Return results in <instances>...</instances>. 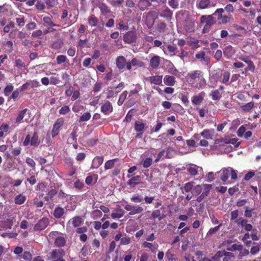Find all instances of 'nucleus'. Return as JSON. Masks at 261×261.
<instances>
[{
  "label": "nucleus",
  "instance_id": "1",
  "mask_svg": "<svg viewBox=\"0 0 261 261\" xmlns=\"http://www.w3.org/2000/svg\"><path fill=\"white\" fill-rule=\"evenodd\" d=\"M48 239L54 240L55 244L58 247H62L65 245L66 240L61 236L60 232L57 231H51L48 234Z\"/></svg>",
  "mask_w": 261,
  "mask_h": 261
},
{
  "label": "nucleus",
  "instance_id": "2",
  "mask_svg": "<svg viewBox=\"0 0 261 261\" xmlns=\"http://www.w3.org/2000/svg\"><path fill=\"white\" fill-rule=\"evenodd\" d=\"M218 173H220V179L223 181H226L229 175L232 179H236L238 177L237 172L230 167L223 168Z\"/></svg>",
  "mask_w": 261,
  "mask_h": 261
},
{
  "label": "nucleus",
  "instance_id": "3",
  "mask_svg": "<svg viewBox=\"0 0 261 261\" xmlns=\"http://www.w3.org/2000/svg\"><path fill=\"white\" fill-rule=\"evenodd\" d=\"M39 144L40 141L39 140L38 134L36 132H34L32 136L30 135H28L23 142V145L25 146L30 145L31 146L37 147L39 145Z\"/></svg>",
  "mask_w": 261,
  "mask_h": 261
},
{
  "label": "nucleus",
  "instance_id": "4",
  "mask_svg": "<svg viewBox=\"0 0 261 261\" xmlns=\"http://www.w3.org/2000/svg\"><path fill=\"white\" fill-rule=\"evenodd\" d=\"M200 21L201 23H205V25L203 28L204 32H206L208 31L210 27L214 24L213 19L210 15L202 16L200 18Z\"/></svg>",
  "mask_w": 261,
  "mask_h": 261
},
{
  "label": "nucleus",
  "instance_id": "5",
  "mask_svg": "<svg viewBox=\"0 0 261 261\" xmlns=\"http://www.w3.org/2000/svg\"><path fill=\"white\" fill-rule=\"evenodd\" d=\"M216 5L215 2H211V0H197L196 3L197 8L200 9L215 7Z\"/></svg>",
  "mask_w": 261,
  "mask_h": 261
},
{
  "label": "nucleus",
  "instance_id": "6",
  "mask_svg": "<svg viewBox=\"0 0 261 261\" xmlns=\"http://www.w3.org/2000/svg\"><path fill=\"white\" fill-rule=\"evenodd\" d=\"M49 220L47 218L43 217L40 219L34 226V229L37 231L44 230L47 227Z\"/></svg>",
  "mask_w": 261,
  "mask_h": 261
},
{
  "label": "nucleus",
  "instance_id": "7",
  "mask_svg": "<svg viewBox=\"0 0 261 261\" xmlns=\"http://www.w3.org/2000/svg\"><path fill=\"white\" fill-rule=\"evenodd\" d=\"M137 33L135 31H128L123 36V41L127 43H132L136 41Z\"/></svg>",
  "mask_w": 261,
  "mask_h": 261
},
{
  "label": "nucleus",
  "instance_id": "8",
  "mask_svg": "<svg viewBox=\"0 0 261 261\" xmlns=\"http://www.w3.org/2000/svg\"><path fill=\"white\" fill-rule=\"evenodd\" d=\"M181 14L182 16H185L187 19L185 20L186 21V25H189V27L187 28V31H191V28L194 25L195 21L193 19L189 17L188 13L187 12H179V14L177 15V18H178L179 17V15Z\"/></svg>",
  "mask_w": 261,
  "mask_h": 261
},
{
  "label": "nucleus",
  "instance_id": "9",
  "mask_svg": "<svg viewBox=\"0 0 261 261\" xmlns=\"http://www.w3.org/2000/svg\"><path fill=\"white\" fill-rule=\"evenodd\" d=\"M236 53L235 48L231 45H228L223 49V55L228 59L232 58Z\"/></svg>",
  "mask_w": 261,
  "mask_h": 261
},
{
  "label": "nucleus",
  "instance_id": "10",
  "mask_svg": "<svg viewBox=\"0 0 261 261\" xmlns=\"http://www.w3.org/2000/svg\"><path fill=\"white\" fill-rule=\"evenodd\" d=\"M161 48L165 54L171 56L175 55L177 50L176 47L172 45H163Z\"/></svg>",
  "mask_w": 261,
  "mask_h": 261
},
{
  "label": "nucleus",
  "instance_id": "11",
  "mask_svg": "<svg viewBox=\"0 0 261 261\" xmlns=\"http://www.w3.org/2000/svg\"><path fill=\"white\" fill-rule=\"evenodd\" d=\"M154 12L152 11L148 13L145 15V22L148 28H151L154 22Z\"/></svg>",
  "mask_w": 261,
  "mask_h": 261
},
{
  "label": "nucleus",
  "instance_id": "12",
  "mask_svg": "<svg viewBox=\"0 0 261 261\" xmlns=\"http://www.w3.org/2000/svg\"><path fill=\"white\" fill-rule=\"evenodd\" d=\"M215 131L214 129H204L200 133L201 136L208 140H212L215 136Z\"/></svg>",
  "mask_w": 261,
  "mask_h": 261
},
{
  "label": "nucleus",
  "instance_id": "13",
  "mask_svg": "<svg viewBox=\"0 0 261 261\" xmlns=\"http://www.w3.org/2000/svg\"><path fill=\"white\" fill-rule=\"evenodd\" d=\"M186 170L192 176H195L198 172L202 171V167L195 165L188 166Z\"/></svg>",
  "mask_w": 261,
  "mask_h": 261
},
{
  "label": "nucleus",
  "instance_id": "14",
  "mask_svg": "<svg viewBox=\"0 0 261 261\" xmlns=\"http://www.w3.org/2000/svg\"><path fill=\"white\" fill-rule=\"evenodd\" d=\"M205 94L204 92H201L192 98V102L195 105H199L203 101Z\"/></svg>",
  "mask_w": 261,
  "mask_h": 261
},
{
  "label": "nucleus",
  "instance_id": "15",
  "mask_svg": "<svg viewBox=\"0 0 261 261\" xmlns=\"http://www.w3.org/2000/svg\"><path fill=\"white\" fill-rule=\"evenodd\" d=\"M101 111L105 115H109L113 111V106L109 101H106L101 107Z\"/></svg>",
  "mask_w": 261,
  "mask_h": 261
},
{
  "label": "nucleus",
  "instance_id": "16",
  "mask_svg": "<svg viewBox=\"0 0 261 261\" xmlns=\"http://www.w3.org/2000/svg\"><path fill=\"white\" fill-rule=\"evenodd\" d=\"M65 252L61 249L53 250L50 254L51 258L57 260L63 258Z\"/></svg>",
  "mask_w": 261,
  "mask_h": 261
},
{
  "label": "nucleus",
  "instance_id": "17",
  "mask_svg": "<svg viewBox=\"0 0 261 261\" xmlns=\"http://www.w3.org/2000/svg\"><path fill=\"white\" fill-rule=\"evenodd\" d=\"M28 112L30 114L29 111L27 109H24L18 112L17 116L15 119V123L17 124H20L22 121L24 117L25 114Z\"/></svg>",
  "mask_w": 261,
  "mask_h": 261
},
{
  "label": "nucleus",
  "instance_id": "18",
  "mask_svg": "<svg viewBox=\"0 0 261 261\" xmlns=\"http://www.w3.org/2000/svg\"><path fill=\"white\" fill-rule=\"evenodd\" d=\"M63 121L61 119H58L54 126L53 130H52V136L53 137L57 136L59 133V130L60 128L63 125Z\"/></svg>",
  "mask_w": 261,
  "mask_h": 261
},
{
  "label": "nucleus",
  "instance_id": "19",
  "mask_svg": "<svg viewBox=\"0 0 261 261\" xmlns=\"http://www.w3.org/2000/svg\"><path fill=\"white\" fill-rule=\"evenodd\" d=\"M163 76L162 75H155L147 78V80L151 84L159 85L162 83Z\"/></svg>",
  "mask_w": 261,
  "mask_h": 261
},
{
  "label": "nucleus",
  "instance_id": "20",
  "mask_svg": "<svg viewBox=\"0 0 261 261\" xmlns=\"http://www.w3.org/2000/svg\"><path fill=\"white\" fill-rule=\"evenodd\" d=\"M172 12L168 8L166 7L164 10L161 11L160 16L164 17L168 20H170L172 18Z\"/></svg>",
  "mask_w": 261,
  "mask_h": 261
},
{
  "label": "nucleus",
  "instance_id": "21",
  "mask_svg": "<svg viewBox=\"0 0 261 261\" xmlns=\"http://www.w3.org/2000/svg\"><path fill=\"white\" fill-rule=\"evenodd\" d=\"M126 61L123 56H119L116 60V66L119 69H122L126 65Z\"/></svg>",
  "mask_w": 261,
  "mask_h": 261
},
{
  "label": "nucleus",
  "instance_id": "22",
  "mask_svg": "<svg viewBox=\"0 0 261 261\" xmlns=\"http://www.w3.org/2000/svg\"><path fill=\"white\" fill-rule=\"evenodd\" d=\"M64 209L60 206H57L54 210L53 215L56 218L59 219L64 215Z\"/></svg>",
  "mask_w": 261,
  "mask_h": 261
},
{
  "label": "nucleus",
  "instance_id": "23",
  "mask_svg": "<svg viewBox=\"0 0 261 261\" xmlns=\"http://www.w3.org/2000/svg\"><path fill=\"white\" fill-rule=\"evenodd\" d=\"M165 257L169 261H176L178 257L177 255L174 253L172 250H168L165 254Z\"/></svg>",
  "mask_w": 261,
  "mask_h": 261
},
{
  "label": "nucleus",
  "instance_id": "24",
  "mask_svg": "<svg viewBox=\"0 0 261 261\" xmlns=\"http://www.w3.org/2000/svg\"><path fill=\"white\" fill-rule=\"evenodd\" d=\"M141 183V177L139 175L136 176L129 179L127 182V185L130 187L134 188L137 185Z\"/></svg>",
  "mask_w": 261,
  "mask_h": 261
},
{
  "label": "nucleus",
  "instance_id": "25",
  "mask_svg": "<svg viewBox=\"0 0 261 261\" xmlns=\"http://www.w3.org/2000/svg\"><path fill=\"white\" fill-rule=\"evenodd\" d=\"M142 246L144 248H147L151 250V251L154 252L156 251L158 247V245L156 243H149L147 242H144Z\"/></svg>",
  "mask_w": 261,
  "mask_h": 261
},
{
  "label": "nucleus",
  "instance_id": "26",
  "mask_svg": "<svg viewBox=\"0 0 261 261\" xmlns=\"http://www.w3.org/2000/svg\"><path fill=\"white\" fill-rule=\"evenodd\" d=\"M201 72L200 70L192 71L188 73V76L191 82L192 81L195 80L196 78H198V79L199 77L201 76Z\"/></svg>",
  "mask_w": 261,
  "mask_h": 261
},
{
  "label": "nucleus",
  "instance_id": "27",
  "mask_svg": "<svg viewBox=\"0 0 261 261\" xmlns=\"http://www.w3.org/2000/svg\"><path fill=\"white\" fill-rule=\"evenodd\" d=\"M160 63V58L158 56H154L151 59L150 61V65L153 68H157Z\"/></svg>",
  "mask_w": 261,
  "mask_h": 261
},
{
  "label": "nucleus",
  "instance_id": "28",
  "mask_svg": "<svg viewBox=\"0 0 261 261\" xmlns=\"http://www.w3.org/2000/svg\"><path fill=\"white\" fill-rule=\"evenodd\" d=\"M82 222V218L80 216L74 217L69 221V223H71L74 227L79 226Z\"/></svg>",
  "mask_w": 261,
  "mask_h": 261
},
{
  "label": "nucleus",
  "instance_id": "29",
  "mask_svg": "<svg viewBox=\"0 0 261 261\" xmlns=\"http://www.w3.org/2000/svg\"><path fill=\"white\" fill-rule=\"evenodd\" d=\"M164 82L165 85L173 86L175 83V79L172 76L166 75L164 77Z\"/></svg>",
  "mask_w": 261,
  "mask_h": 261
},
{
  "label": "nucleus",
  "instance_id": "30",
  "mask_svg": "<svg viewBox=\"0 0 261 261\" xmlns=\"http://www.w3.org/2000/svg\"><path fill=\"white\" fill-rule=\"evenodd\" d=\"M103 158L102 156L95 157L92 162V166L95 168L99 167L103 163Z\"/></svg>",
  "mask_w": 261,
  "mask_h": 261
},
{
  "label": "nucleus",
  "instance_id": "31",
  "mask_svg": "<svg viewBox=\"0 0 261 261\" xmlns=\"http://www.w3.org/2000/svg\"><path fill=\"white\" fill-rule=\"evenodd\" d=\"M143 211L142 207L139 205H133L130 212L129 213V215H134L136 214H140Z\"/></svg>",
  "mask_w": 261,
  "mask_h": 261
},
{
  "label": "nucleus",
  "instance_id": "32",
  "mask_svg": "<svg viewBox=\"0 0 261 261\" xmlns=\"http://www.w3.org/2000/svg\"><path fill=\"white\" fill-rule=\"evenodd\" d=\"M199 40L196 39L191 38L189 41H188L187 44L191 46L192 48L196 49L200 46L199 45Z\"/></svg>",
  "mask_w": 261,
  "mask_h": 261
},
{
  "label": "nucleus",
  "instance_id": "33",
  "mask_svg": "<svg viewBox=\"0 0 261 261\" xmlns=\"http://www.w3.org/2000/svg\"><path fill=\"white\" fill-rule=\"evenodd\" d=\"M218 19L222 23H226L230 22V19L231 18V15H220V16H218Z\"/></svg>",
  "mask_w": 261,
  "mask_h": 261
},
{
  "label": "nucleus",
  "instance_id": "34",
  "mask_svg": "<svg viewBox=\"0 0 261 261\" xmlns=\"http://www.w3.org/2000/svg\"><path fill=\"white\" fill-rule=\"evenodd\" d=\"M26 200V196L22 194L17 195L14 198V202L16 204L20 205L23 204Z\"/></svg>",
  "mask_w": 261,
  "mask_h": 261
},
{
  "label": "nucleus",
  "instance_id": "35",
  "mask_svg": "<svg viewBox=\"0 0 261 261\" xmlns=\"http://www.w3.org/2000/svg\"><path fill=\"white\" fill-rule=\"evenodd\" d=\"M97 179V175L96 174L89 175L85 179V182L87 185H90L93 182H96Z\"/></svg>",
  "mask_w": 261,
  "mask_h": 261
},
{
  "label": "nucleus",
  "instance_id": "36",
  "mask_svg": "<svg viewBox=\"0 0 261 261\" xmlns=\"http://www.w3.org/2000/svg\"><path fill=\"white\" fill-rule=\"evenodd\" d=\"M254 106V102L252 101H251L244 106H241L240 109H241V111H242L249 112L253 108Z\"/></svg>",
  "mask_w": 261,
  "mask_h": 261
},
{
  "label": "nucleus",
  "instance_id": "37",
  "mask_svg": "<svg viewBox=\"0 0 261 261\" xmlns=\"http://www.w3.org/2000/svg\"><path fill=\"white\" fill-rule=\"evenodd\" d=\"M198 80V83L197 84L196 87L198 89L204 88L206 86V81L204 78L202 76H201Z\"/></svg>",
  "mask_w": 261,
  "mask_h": 261
},
{
  "label": "nucleus",
  "instance_id": "38",
  "mask_svg": "<svg viewBox=\"0 0 261 261\" xmlns=\"http://www.w3.org/2000/svg\"><path fill=\"white\" fill-rule=\"evenodd\" d=\"M98 7L103 15H106L110 12V10L107 6L103 3H99L98 4Z\"/></svg>",
  "mask_w": 261,
  "mask_h": 261
},
{
  "label": "nucleus",
  "instance_id": "39",
  "mask_svg": "<svg viewBox=\"0 0 261 261\" xmlns=\"http://www.w3.org/2000/svg\"><path fill=\"white\" fill-rule=\"evenodd\" d=\"M241 59L248 65L247 69L251 71H254L255 70V66L252 61L246 59L245 58H241Z\"/></svg>",
  "mask_w": 261,
  "mask_h": 261
},
{
  "label": "nucleus",
  "instance_id": "40",
  "mask_svg": "<svg viewBox=\"0 0 261 261\" xmlns=\"http://www.w3.org/2000/svg\"><path fill=\"white\" fill-rule=\"evenodd\" d=\"M165 149L161 150L157 154V157L154 160V162L157 163L160 160H163L165 158Z\"/></svg>",
  "mask_w": 261,
  "mask_h": 261
},
{
  "label": "nucleus",
  "instance_id": "41",
  "mask_svg": "<svg viewBox=\"0 0 261 261\" xmlns=\"http://www.w3.org/2000/svg\"><path fill=\"white\" fill-rule=\"evenodd\" d=\"M128 93L127 91H124L120 95L119 99L118 100V105L121 106L124 102Z\"/></svg>",
  "mask_w": 261,
  "mask_h": 261
},
{
  "label": "nucleus",
  "instance_id": "42",
  "mask_svg": "<svg viewBox=\"0 0 261 261\" xmlns=\"http://www.w3.org/2000/svg\"><path fill=\"white\" fill-rule=\"evenodd\" d=\"M211 95L214 100H218L221 97V94L218 90L212 91Z\"/></svg>",
  "mask_w": 261,
  "mask_h": 261
},
{
  "label": "nucleus",
  "instance_id": "43",
  "mask_svg": "<svg viewBox=\"0 0 261 261\" xmlns=\"http://www.w3.org/2000/svg\"><path fill=\"white\" fill-rule=\"evenodd\" d=\"M153 163V160L150 157H148L146 158L144 161L143 162L142 165L143 167L145 168H147L150 167Z\"/></svg>",
  "mask_w": 261,
  "mask_h": 261
},
{
  "label": "nucleus",
  "instance_id": "44",
  "mask_svg": "<svg viewBox=\"0 0 261 261\" xmlns=\"http://www.w3.org/2000/svg\"><path fill=\"white\" fill-rule=\"evenodd\" d=\"M91 117V114L90 112H86L84 113L80 118L79 121L80 122H85L88 121Z\"/></svg>",
  "mask_w": 261,
  "mask_h": 261
},
{
  "label": "nucleus",
  "instance_id": "45",
  "mask_svg": "<svg viewBox=\"0 0 261 261\" xmlns=\"http://www.w3.org/2000/svg\"><path fill=\"white\" fill-rule=\"evenodd\" d=\"M135 126L137 132H142L144 130L145 124L142 122L137 121L135 122Z\"/></svg>",
  "mask_w": 261,
  "mask_h": 261
},
{
  "label": "nucleus",
  "instance_id": "46",
  "mask_svg": "<svg viewBox=\"0 0 261 261\" xmlns=\"http://www.w3.org/2000/svg\"><path fill=\"white\" fill-rule=\"evenodd\" d=\"M102 212L99 210H95L93 211L91 214L92 218L93 219H97L102 216Z\"/></svg>",
  "mask_w": 261,
  "mask_h": 261
},
{
  "label": "nucleus",
  "instance_id": "47",
  "mask_svg": "<svg viewBox=\"0 0 261 261\" xmlns=\"http://www.w3.org/2000/svg\"><path fill=\"white\" fill-rule=\"evenodd\" d=\"M84 106L80 105L79 102H76L72 107V111L75 113L79 112L83 110Z\"/></svg>",
  "mask_w": 261,
  "mask_h": 261
},
{
  "label": "nucleus",
  "instance_id": "48",
  "mask_svg": "<svg viewBox=\"0 0 261 261\" xmlns=\"http://www.w3.org/2000/svg\"><path fill=\"white\" fill-rule=\"evenodd\" d=\"M243 249V246L240 244H233L230 247L227 248V250L230 251H234L236 250H241Z\"/></svg>",
  "mask_w": 261,
  "mask_h": 261
},
{
  "label": "nucleus",
  "instance_id": "49",
  "mask_svg": "<svg viewBox=\"0 0 261 261\" xmlns=\"http://www.w3.org/2000/svg\"><path fill=\"white\" fill-rule=\"evenodd\" d=\"M246 128L245 125H242L239 127L237 132V135L239 137H243L245 134Z\"/></svg>",
  "mask_w": 261,
  "mask_h": 261
},
{
  "label": "nucleus",
  "instance_id": "50",
  "mask_svg": "<svg viewBox=\"0 0 261 261\" xmlns=\"http://www.w3.org/2000/svg\"><path fill=\"white\" fill-rule=\"evenodd\" d=\"M116 161V159H113L111 160L108 161L105 165V168L106 170L111 169H112L114 165V162Z\"/></svg>",
  "mask_w": 261,
  "mask_h": 261
},
{
  "label": "nucleus",
  "instance_id": "51",
  "mask_svg": "<svg viewBox=\"0 0 261 261\" xmlns=\"http://www.w3.org/2000/svg\"><path fill=\"white\" fill-rule=\"evenodd\" d=\"M98 23V20L95 17L92 16L90 17L88 19V23L91 27H95L97 25Z\"/></svg>",
  "mask_w": 261,
  "mask_h": 261
},
{
  "label": "nucleus",
  "instance_id": "52",
  "mask_svg": "<svg viewBox=\"0 0 261 261\" xmlns=\"http://www.w3.org/2000/svg\"><path fill=\"white\" fill-rule=\"evenodd\" d=\"M57 191L55 189L50 190L47 193L45 199L47 201H49L56 194Z\"/></svg>",
  "mask_w": 261,
  "mask_h": 261
},
{
  "label": "nucleus",
  "instance_id": "53",
  "mask_svg": "<svg viewBox=\"0 0 261 261\" xmlns=\"http://www.w3.org/2000/svg\"><path fill=\"white\" fill-rule=\"evenodd\" d=\"M202 187L200 185H196L193 188L192 194L195 195L199 194L202 191Z\"/></svg>",
  "mask_w": 261,
  "mask_h": 261
},
{
  "label": "nucleus",
  "instance_id": "54",
  "mask_svg": "<svg viewBox=\"0 0 261 261\" xmlns=\"http://www.w3.org/2000/svg\"><path fill=\"white\" fill-rule=\"evenodd\" d=\"M193 182H188L185 185L184 189L186 192H189L193 189Z\"/></svg>",
  "mask_w": 261,
  "mask_h": 261
},
{
  "label": "nucleus",
  "instance_id": "55",
  "mask_svg": "<svg viewBox=\"0 0 261 261\" xmlns=\"http://www.w3.org/2000/svg\"><path fill=\"white\" fill-rule=\"evenodd\" d=\"M235 222L238 225H240L241 227L244 228L245 227V225L247 224V221L242 218L238 219Z\"/></svg>",
  "mask_w": 261,
  "mask_h": 261
},
{
  "label": "nucleus",
  "instance_id": "56",
  "mask_svg": "<svg viewBox=\"0 0 261 261\" xmlns=\"http://www.w3.org/2000/svg\"><path fill=\"white\" fill-rule=\"evenodd\" d=\"M222 75H223V79H222V82L223 84H226L229 80L230 73L228 71H225L223 73Z\"/></svg>",
  "mask_w": 261,
  "mask_h": 261
},
{
  "label": "nucleus",
  "instance_id": "57",
  "mask_svg": "<svg viewBox=\"0 0 261 261\" xmlns=\"http://www.w3.org/2000/svg\"><path fill=\"white\" fill-rule=\"evenodd\" d=\"M161 211L160 210H155V211H153L152 212V217L153 218H159V220H161L162 219V217H161Z\"/></svg>",
  "mask_w": 261,
  "mask_h": 261
},
{
  "label": "nucleus",
  "instance_id": "58",
  "mask_svg": "<svg viewBox=\"0 0 261 261\" xmlns=\"http://www.w3.org/2000/svg\"><path fill=\"white\" fill-rule=\"evenodd\" d=\"M221 225V224H220L214 228H210L207 233V235L211 236L216 233L219 229Z\"/></svg>",
  "mask_w": 261,
  "mask_h": 261
},
{
  "label": "nucleus",
  "instance_id": "59",
  "mask_svg": "<svg viewBox=\"0 0 261 261\" xmlns=\"http://www.w3.org/2000/svg\"><path fill=\"white\" fill-rule=\"evenodd\" d=\"M130 199L134 202L139 203L143 200V197L139 195H135L131 197Z\"/></svg>",
  "mask_w": 261,
  "mask_h": 261
},
{
  "label": "nucleus",
  "instance_id": "60",
  "mask_svg": "<svg viewBox=\"0 0 261 261\" xmlns=\"http://www.w3.org/2000/svg\"><path fill=\"white\" fill-rule=\"evenodd\" d=\"M148 258V254L146 252H142L141 253L140 256L138 257L136 261H147Z\"/></svg>",
  "mask_w": 261,
  "mask_h": 261
},
{
  "label": "nucleus",
  "instance_id": "61",
  "mask_svg": "<svg viewBox=\"0 0 261 261\" xmlns=\"http://www.w3.org/2000/svg\"><path fill=\"white\" fill-rule=\"evenodd\" d=\"M13 89L14 87L12 85H7L4 90L5 94L6 96L9 95L11 92L13 91Z\"/></svg>",
  "mask_w": 261,
  "mask_h": 261
},
{
  "label": "nucleus",
  "instance_id": "62",
  "mask_svg": "<svg viewBox=\"0 0 261 261\" xmlns=\"http://www.w3.org/2000/svg\"><path fill=\"white\" fill-rule=\"evenodd\" d=\"M227 253V252L224 251H218L213 257L215 260L217 261L218 259L222 257L223 256L226 255Z\"/></svg>",
  "mask_w": 261,
  "mask_h": 261
},
{
  "label": "nucleus",
  "instance_id": "63",
  "mask_svg": "<svg viewBox=\"0 0 261 261\" xmlns=\"http://www.w3.org/2000/svg\"><path fill=\"white\" fill-rule=\"evenodd\" d=\"M70 111V108L68 106H65L62 107L59 110V113L61 115H65Z\"/></svg>",
  "mask_w": 261,
  "mask_h": 261
},
{
  "label": "nucleus",
  "instance_id": "64",
  "mask_svg": "<svg viewBox=\"0 0 261 261\" xmlns=\"http://www.w3.org/2000/svg\"><path fill=\"white\" fill-rule=\"evenodd\" d=\"M66 57L64 55H60L57 57V62L58 64H61L65 62L66 60Z\"/></svg>",
  "mask_w": 261,
  "mask_h": 261
}]
</instances>
